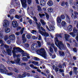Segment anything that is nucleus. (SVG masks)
Here are the masks:
<instances>
[{
    "mask_svg": "<svg viewBox=\"0 0 78 78\" xmlns=\"http://www.w3.org/2000/svg\"><path fill=\"white\" fill-rule=\"evenodd\" d=\"M42 50H37V53H40V55H41L44 58H46L47 57V53L46 51L45 50V49L43 48Z\"/></svg>",
    "mask_w": 78,
    "mask_h": 78,
    "instance_id": "1",
    "label": "nucleus"
},
{
    "mask_svg": "<svg viewBox=\"0 0 78 78\" xmlns=\"http://www.w3.org/2000/svg\"><path fill=\"white\" fill-rule=\"evenodd\" d=\"M55 44L58 49L62 50V49H64V45L62 42H58L57 44L56 42H55Z\"/></svg>",
    "mask_w": 78,
    "mask_h": 78,
    "instance_id": "2",
    "label": "nucleus"
},
{
    "mask_svg": "<svg viewBox=\"0 0 78 78\" xmlns=\"http://www.w3.org/2000/svg\"><path fill=\"white\" fill-rule=\"evenodd\" d=\"M38 23H38L37 22H36V25H37V29H38V30H38L39 33L40 34H41L42 36L43 35V34H44V32L41 31V27L42 26L41 23L40 22H39Z\"/></svg>",
    "mask_w": 78,
    "mask_h": 78,
    "instance_id": "3",
    "label": "nucleus"
},
{
    "mask_svg": "<svg viewBox=\"0 0 78 78\" xmlns=\"http://www.w3.org/2000/svg\"><path fill=\"white\" fill-rule=\"evenodd\" d=\"M22 6L23 8H27V0H20Z\"/></svg>",
    "mask_w": 78,
    "mask_h": 78,
    "instance_id": "4",
    "label": "nucleus"
},
{
    "mask_svg": "<svg viewBox=\"0 0 78 78\" xmlns=\"http://www.w3.org/2000/svg\"><path fill=\"white\" fill-rule=\"evenodd\" d=\"M27 76L28 77H29V76H30V74L29 73H25L23 74L22 76L20 74L19 75V76L20 78H23L24 77H26Z\"/></svg>",
    "mask_w": 78,
    "mask_h": 78,
    "instance_id": "5",
    "label": "nucleus"
},
{
    "mask_svg": "<svg viewBox=\"0 0 78 78\" xmlns=\"http://www.w3.org/2000/svg\"><path fill=\"white\" fill-rule=\"evenodd\" d=\"M74 14L73 13H72L71 17H72L73 19H75L77 18L76 16H78V12L76 11H74Z\"/></svg>",
    "mask_w": 78,
    "mask_h": 78,
    "instance_id": "6",
    "label": "nucleus"
},
{
    "mask_svg": "<svg viewBox=\"0 0 78 78\" xmlns=\"http://www.w3.org/2000/svg\"><path fill=\"white\" fill-rule=\"evenodd\" d=\"M6 52L8 55H11V53H12V47H11L9 48L6 50Z\"/></svg>",
    "mask_w": 78,
    "mask_h": 78,
    "instance_id": "7",
    "label": "nucleus"
},
{
    "mask_svg": "<svg viewBox=\"0 0 78 78\" xmlns=\"http://www.w3.org/2000/svg\"><path fill=\"white\" fill-rule=\"evenodd\" d=\"M5 22L4 23L3 26L4 27H8V25H9V21L7 20H5Z\"/></svg>",
    "mask_w": 78,
    "mask_h": 78,
    "instance_id": "8",
    "label": "nucleus"
},
{
    "mask_svg": "<svg viewBox=\"0 0 78 78\" xmlns=\"http://www.w3.org/2000/svg\"><path fill=\"white\" fill-rule=\"evenodd\" d=\"M47 5H48V6L50 7L52 6L53 5V1L51 0H49L48 1V2L47 3Z\"/></svg>",
    "mask_w": 78,
    "mask_h": 78,
    "instance_id": "9",
    "label": "nucleus"
},
{
    "mask_svg": "<svg viewBox=\"0 0 78 78\" xmlns=\"http://www.w3.org/2000/svg\"><path fill=\"white\" fill-rule=\"evenodd\" d=\"M17 24H18V23H17V22L16 21H13L12 22V25L13 28H16V27H17L18 26Z\"/></svg>",
    "mask_w": 78,
    "mask_h": 78,
    "instance_id": "10",
    "label": "nucleus"
},
{
    "mask_svg": "<svg viewBox=\"0 0 78 78\" xmlns=\"http://www.w3.org/2000/svg\"><path fill=\"white\" fill-rule=\"evenodd\" d=\"M19 53H21V54L23 55V56H27V55L28 54L25 52V51L22 50V49H21Z\"/></svg>",
    "mask_w": 78,
    "mask_h": 78,
    "instance_id": "11",
    "label": "nucleus"
},
{
    "mask_svg": "<svg viewBox=\"0 0 78 78\" xmlns=\"http://www.w3.org/2000/svg\"><path fill=\"white\" fill-rule=\"evenodd\" d=\"M9 38L10 40L11 41H14L16 39V37L13 34L10 35L9 36Z\"/></svg>",
    "mask_w": 78,
    "mask_h": 78,
    "instance_id": "12",
    "label": "nucleus"
},
{
    "mask_svg": "<svg viewBox=\"0 0 78 78\" xmlns=\"http://www.w3.org/2000/svg\"><path fill=\"white\" fill-rule=\"evenodd\" d=\"M21 49V48H20L19 47H14L13 48V50H12V51H14V52H16V51H15L16 50L17 52H19V53Z\"/></svg>",
    "mask_w": 78,
    "mask_h": 78,
    "instance_id": "13",
    "label": "nucleus"
},
{
    "mask_svg": "<svg viewBox=\"0 0 78 78\" xmlns=\"http://www.w3.org/2000/svg\"><path fill=\"white\" fill-rule=\"evenodd\" d=\"M73 33H74L76 35L78 34V30L75 27H74L73 28Z\"/></svg>",
    "mask_w": 78,
    "mask_h": 78,
    "instance_id": "14",
    "label": "nucleus"
},
{
    "mask_svg": "<svg viewBox=\"0 0 78 78\" xmlns=\"http://www.w3.org/2000/svg\"><path fill=\"white\" fill-rule=\"evenodd\" d=\"M56 21L58 23H61V21H62V20L61 19L60 16H58L57 18Z\"/></svg>",
    "mask_w": 78,
    "mask_h": 78,
    "instance_id": "15",
    "label": "nucleus"
},
{
    "mask_svg": "<svg viewBox=\"0 0 78 78\" xmlns=\"http://www.w3.org/2000/svg\"><path fill=\"white\" fill-rule=\"evenodd\" d=\"M41 6H45V0H41L40 2Z\"/></svg>",
    "mask_w": 78,
    "mask_h": 78,
    "instance_id": "16",
    "label": "nucleus"
},
{
    "mask_svg": "<svg viewBox=\"0 0 78 78\" xmlns=\"http://www.w3.org/2000/svg\"><path fill=\"white\" fill-rule=\"evenodd\" d=\"M66 20L67 22H69V23H70V18L69 16L67 14H66Z\"/></svg>",
    "mask_w": 78,
    "mask_h": 78,
    "instance_id": "17",
    "label": "nucleus"
},
{
    "mask_svg": "<svg viewBox=\"0 0 78 78\" xmlns=\"http://www.w3.org/2000/svg\"><path fill=\"white\" fill-rule=\"evenodd\" d=\"M14 61L16 64H19L20 63V58H17V59H14Z\"/></svg>",
    "mask_w": 78,
    "mask_h": 78,
    "instance_id": "18",
    "label": "nucleus"
},
{
    "mask_svg": "<svg viewBox=\"0 0 78 78\" xmlns=\"http://www.w3.org/2000/svg\"><path fill=\"white\" fill-rule=\"evenodd\" d=\"M70 35L67 34H65V38L66 41H69Z\"/></svg>",
    "mask_w": 78,
    "mask_h": 78,
    "instance_id": "19",
    "label": "nucleus"
},
{
    "mask_svg": "<svg viewBox=\"0 0 78 78\" xmlns=\"http://www.w3.org/2000/svg\"><path fill=\"white\" fill-rule=\"evenodd\" d=\"M37 11L39 13H41V11H42V8L40 6L38 5L37 6Z\"/></svg>",
    "mask_w": 78,
    "mask_h": 78,
    "instance_id": "20",
    "label": "nucleus"
},
{
    "mask_svg": "<svg viewBox=\"0 0 78 78\" xmlns=\"http://www.w3.org/2000/svg\"><path fill=\"white\" fill-rule=\"evenodd\" d=\"M10 31H11V30L10 29V28L8 27H6L5 28V33H9Z\"/></svg>",
    "mask_w": 78,
    "mask_h": 78,
    "instance_id": "21",
    "label": "nucleus"
},
{
    "mask_svg": "<svg viewBox=\"0 0 78 78\" xmlns=\"http://www.w3.org/2000/svg\"><path fill=\"white\" fill-rule=\"evenodd\" d=\"M73 29V27H72V25H69L68 27V29L69 31H72V29Z\"/></svg>",
    "mask_w": 78,
    "mask_h": 78,
    "instance_id": "22",
    "label": "nucleus"
},
{
    "mask_svg": "<svg viewBox=\"0 0 78 78\" xmlns=\"http://www.w3.org/2000/svg\"><path fill=\"white\" fill-rule=\"evenodd\" d=\"M58 53L60 56H65V53H64V52L59 51Z\"/></svg>",
    "mask_w": 78,
    "mask_h": 78,
    "instance_id": "23",
    "label": "nucleus"
},
{
    "mask_svg": "<svg viewBox=\"0 0 78 78\" xmlns=\"http://www.w3.org/2000/svg\"><path fill=\"white\" fill-rule=\"evenodd\" d=\"M3 70V69L0 68V72L2 73L6 74L7 73V71H4Z\"/></svg>",
    "mask_w": 78,
    "mask_h": 78,
    "instance_id": "24",
    "label": "nucleus"
},
{
    "mask_svg": "<svg viewBox=\"0 0 78 78\" xmlns=\"http://www.w3.org/2000/svg\"><path fill=\"white\" fill-rule=\"evenodd\" d=\"M42 36H44V37H48L50 35L48 34V33H47V32H44Z\"/></svg>",
    "mask_w": 78,
    "mask_h": 78,
    "instance_id": "25",
    "label": "nucleus"
},
{
    "mask_svg": "<svg viewBox=\"0 0 78 78\" xmlns=\"http://www.w3.org/2000/svg\"><path fill=\"white\" fill-rule=\"evenodd\" d=\"M69 34L71 35V36H72V37H75V36L77 35L76 34H75V33H74L73 32L70 33Z\"/></svg>",
    "mask_w": 78,
    "mask_h": 78,
    "instance_id": "26",
    "label": "nucleus"
},
{
    "mask_svg": "<svg viewBox=\"0 0 78 78\" xmlns=\"http://www.w3.org/2000/svg\"><path fill=\"white\" fill-rule=\"evenodd\" d=\"M49 28H50V30L52 31H54L55 30V27L53 25H50L49 26Z\"/></svg>",
    "mask_w": 78,
    "mask_h": 78,
    "instance_id": "27",
    "label": "nucleus"
},
{
    "mask_svg": "<svg viewBox=\"0 0 78 78\" xmlns=\"http://www.w3.org/2000/svg\"><path fill=\"white\" fill-rule=\"evenodd\" d=\"M0 68L4 70H6V67H5V66L2 64H0Z\"/></svg>",
    "mask_w": 78,
    "mask_h": 78,
    "instance_id": "28",
    "label": "nucleus"
},
{
    "mask_svg": "<svg viewBox=\"0 0 78 78\" xmlns=\"http://www.w3.org/2000/svg\"><path fill=\"white\" fill-rule=\"evenodd\" d=\"M60 18L62 20H64L65 19H66V17L64 14L61 15L60 16Z\"/></svg>",
    "mask_w": 78,
    "mask_h": 78,
    "instance_id": "29",
    "label": "nucleus"
},
{
    "mask_svg": "<svg viewBox=\"0 0 78 78\" xmlns=\"http://www.w3.org/2000/svg\"><path fill=\"white\" fill-rule=\"evenodd\" d=\"M0 44H1L0 45V47H3L4 45V43H3V41L2 40H0Z\"/></svg>",
    "mask_w": 78,
    "mask_h": 78,
    "instance_id": "30",
    "label": "nucleus"
},
{
    "mask_svg": "<svg viewBox=\"0 0 78 78\" xmlns=\"http://www.w3.org/2000/svg\"><path fill=\"white\" fill-rule=\"evenodd\" d=\"M26 37L28 39H31V35H30V34H27Z\"/></svg>",
    "mask_w": 78,
    "mask_h": 78,
    "instance_id": "31",
    "label": "nucleus"
},
{
    "mask_svg": "<svg viewBox=\"0 0 78 78\" xmlns=\"http://www.w3.org/2000/svg\"><path fill=\"white\" fill-rule=\"evenodd\" d=\"M53 9L51 8H49L48 9V11L49 12H51L53 11Z\"/></svg>",
    "mask_w": 78,
    "mask_h": 78,
    "instance_id": "32",
    "label": "nucleus"
},
{
    "mask_svg": "<svg viewBox=\"0 0 78 78\" xmlns=\"http://www.w3.org/2000/svg\"><path fill=\"white\" fill-rule=\"evenodd\" d=\"M44 20H42L41 19L40 20V22L41 23V24H42V25H45V22H44Z\"/></svg>",
    "mask_w": 78,
    "mask_h": 78,
    "instance_id": "33",
    "label": "nucleus"
},
{
    "mask_svg": "<svg viewBox=\"0 0 78 78\" xmlns=\"http://www.w3.org/2000/svg\"><path fill=\"white\" fill-rule=\"evenodd\" d=\"M14 11H15V10L14 9H12L9 11V14H12L13 12H14Z\"/></svg>",
    "mask_w": 78,
    "mask_h": 78,
    "instance_id": "34",
    "label": "nucleus"
},
{
    "mask_svg": "<svg viewBox=\"0 0 78 78\" xmlns=\"http://www.w3.org/2000/svg\"><path fill=\"white\" fill-rule=\"evenodd\" d=\"M49 50L51 53L52 54L53 53L54 51H53V48H51V47H50Z\"/></svg>",
    "mask_w": 78,
    "mask_h": 78,
    "instance_id": "35",
    "label": "nucleus"
},
{
    "mask_svg": "<svg viewBox=\"0 0 78 78\" xmlns=\"http://www.w3.org/2000/svg\"><path fill=\"white\" fill-rule=\"evenodd\" d=\"M44 13L45 14L46 19H49V15H48V13L46 12H44Z\"/></svg>",
    "mask_w": 78,
    "mask_h": 78,
    "instance_id": "36",
    "label": "nucleus"
},
{
    "mask_svg": "<svg viewBox=\"0 0 78 78\" xmlns=\"http://www.w3.org/2000/svg\"><path fill=\"white\" fill-rule=\"evenodd\" d=\"M34 61H39V60H40V59H39V58L36 57H34Z\"/></svg>",
    "mask_w": 78,
    "mask_h": 78,
    "instance_id": "37",
    "label": "nucleus"
},
{
    "mask_svg": "<svg viewBox=\"0 0 78 78\" xmlns=\"http://www.w3.org/2000/svg\"><path fill=\"white\" fill-rule=\"evenodd\" d=\"M31 62L33 64H34V65H35V66L38 65V64H39L38 62H35V61H34L33 62Z\"/></svg>",
    "mask_w": 78,
    "mask_h": 78,
    "instance_id": "38",
    "label": "nucleus"
},
{
    "mask_svg": "<svg viewBox=\"0 0 78 78\" xmlns=\"http://www.w3.org/2000/svg\"><path fill=\"white\" fill-rule=\"evenodd\" d=\"M66 24V22L65 21H62L61 23V25L63 27L65 26Z\"/></svg>",
    "mask_w": 78,
    "mask_h": 78,
    "instance_id": "39",
    "label": "nucleus"
},
{
    "mask_svg": "<svg viewBox=\"0 0 78 78\" xmlns=\"http://www.w3.org/2000/svg\"><path fill=\"white\" fill-rule=\"evenodd\" d=\"M22 61H27L28 60V58L27 57H23L22 58Z\"/></svg>",
    "mask_w": 78,
    "mask_h": 78,
    "instance_id": "40",
    "label": "nucleus"
},
{
    "mask_svg": "<svg viewBox=\"0 0 78 78\" xmlns=\"http://www.w3.org/2000/svg\"><path fill=\"white\" fill-rule=\"evenodd\" d=\"M4 47L5 48L6 50L9 49V46L6 44H5L4 45Z\"/></svg>",
    "mask_w": 78,
    "mask_h": 78,
    "instance_id": "41",
    "label": "nucleus"
},
{
    "mask_svg": "<svg viewBox=\"0 0 78 78\" xmlns=\"http://www.w3.org/2000/svg\"><path fill=\"white\" fill-rule=\"evenodd\" d=\"M73 50L74 53H76L77 52V48H74L73 49Z\"/></svg>",
    "mask_w": 78,
    "mask_h": 78,
    "instance_id": "42",
    "label": "nucleus"
},
{
    "mask_svg": "<svg viewBox=\"0 0 78 78\" xmlns=\"http://www.w3.org/2000/svg\"><path fill=\"white\" fill-rule=\"evenodd\" d=\"M16 52H14L13 51L12 52V53H13V58H16Z\"/></svg>",
    "mask_w": 78,
    "mask_h": 78,
    "instance_id": "43",
    "label": "nucleus"
},
{
    "mask_svg": "<svg viewBox=\"0 0 78 78\" xmlns=\"http://www.w3.org/2000/svg\"><path fill=\"white\" fill-rule=\"evenodd\" d=\"M39 15L41 18H42V17H43L44 16H45V14H39Z\"/></svg>",
    "mask_w": 78,
    "mask_h": 78,
    "instance_id": "44",
    "label": "nucleus"
},
{
    "mask_svg": "<svg viewBox=\"0 0 78 78\" xmlns=\"http://www.w3.org/2000/svg\"><path fill=\"white\" fill-rule=\"evenodd\" d=\"M31 2H32V0H27V2L28 5H30L31 3Z\"/></svg>",
    "mask_w": 78,
    "mask_h": 78,
    "instance_id": "45",
    "label": "nucleus"
},
{
    "mask_svg": "<svg viewBox=\"0 0 78 78\" xmlns=\"http://www.w3.org/2000/svg\"><path fill=\"white\" fill-rule=\"evenodd\" d=\"M15 18H16V19H20L21 17L19 15H16L15 16Z\"/></svg>",
    "mask_w": 78,
    "mask_h": 78,
    "instance_id": "46",
    "label": "nucleus"
},
{
    "mask_svg": "<svg viewBox=\"0 0 78 78\" xmlns=\"http://www.w3.org/2000/svg\"><path fill=\"white\" fill-rule=\"evenodd\" d=\"M13 71H14L15 72H16V73H19V71L16 68H14V69Z\"/></svg>",
    "mask_w": 78,
    "mask_h": 78,
    "instance_id": "47",
    "label": "nucleus"
},
{
    "mask_svg": "<svg viewBox=\"0 0 78 78\" xmlns=\"http://www.w3.org/2000/svg\"><path fill=\"white\" fill-rule=\"evenodd\" d=\"M65 2L62 1L61 2V5L62 6H65Z\"/></svg>",
    "mask_w": 78,
    "mask_h": 78,
    "instance_id": "48",
    "label": "nucleus"
},
{
    "mask_svg": "<svg viewBox=\"0 0 78 78\" xmlns=\"http://www.w3.org/2000/svg\"><path fill=\"white\" fill-rule=\"evenodd\" d=\"M3 38V34L0 33V39H2Z\"/></svg>",
    "mask_w": 78,
    "mask_h": 78,
    "instance_id": "49",
    "label": "nucleus"
},
{
    "mask_svg": "<svg viewBox=\"0 0 78 78\" xmlns=\"http://www.w3.org/2000/svg\"><path fill=\"white\" fill-rule=\"evenodd\" d=\"M7 75H9V76H11V75H13V73L12 72L8 73H7Z\"/></svg>",
    "mask_w": 78,
    "mask_h": 78,
    "instance_id": "50",
    "label": "nucleus"
},
{
    "mask_svg": "<svg viewBox=\"0 0 78 78\" xmlns=\"http://www.w3.org/2000/svg\"><path fill=\"white\" fill-rule=\"evenodd\" d=\"M8 39V36H6L4 37V41H7Z\"/></svg>",
    "mask_w": 78,
    "mask_h": 78,
    "instance_id": "51",
    "label": "nucleus"
},
{
    "mask_svg": "<svg viewBox=\"0 0 78 78\" xmlns=\"http://www.w3.org/2000/svg\"><path fill=\"white\" fill-rule=\"evenodd\" d=\"M54 51L55 52V53H56L57 52V50H58V48L56 47H55L53 48Z\"/></svg>",
    "mask_w": 78,
    "mask_h": 78,
    "instance_id": "52",
    "label": "nucleus"
},
{
    "mask_svg": "<svg viewBox=\"0 0 78 78\" xmlns=\"http://www.w3.org/2000/svg\"><path fill=\"white\" fill-rule=\"evenodd\" d=\"M41 28V30H42V31H45V30L44 28L40 26V29Z\"/></svg>",
    "mask_w": 78,
    "mask_h": 78,
    "instance_id": "53",
    "label": "nucleus"
},
{
    "mask_svg": "<svg viewBox=\"0 0 78 78\" xmlns=\"http://www.w3.org/2000/svg\"><path fill=\"white\" fill-rule=\"evenodd\" d=\"M55 70L56 72H58V71H59V68L58 67L55 68Z\"/></svg>",
    "mask_w": 78,
    "mask_h": 78,
    "instance_id": "54",
    "label": "nucleus"
},
{
    "mask_svg": "<svg viewBox=\"0 0 78 78\" xmlns=\"http://www.w3.org/2000/svg\"><path fill=\"white\" fill-rule=\"evenodd\" d=\"M59 72L61 73H62L64 72V70L63 69H59Z\"/></svg>",
    "mask_w": 78,
    "mask_h": 78,
    "instance_id": "55",
    "label": "nucleus"
},
{
    "mask_svg": "<svg viewBox=\"0 0 78 78\" xmlns=\"http://www.w3.org/2000/svg\"><path fill=\"white\" fill-rule=\"evenodd\" d=\"M2 52L4 55H6V54H7V52H6V51L5 50H3L2 51Z\"/></svg>",
    "mask_w": 78,
    "mask_h": 78,
    "instance_id": "56",
    "label": "nucleus"
},
{
    "mask_svg": "<svg viewBox=\"0 0 78 78\" xmlns=\"http://www.w3.org/2000/svg\"><path fill=\"white\" fill-rule=\"evenodd\" d=\"M34 21H36L35 22H36H36H37V18H36V17H34Z\"/></svg>",
    "mask_w": 78,
    "mask_h": 78,
    "instance_id": "57",
    "label": "nucleus"
},
{
    "mask_svg": "<svg viewBox=\"0 0 78 78\" xmlns=\"http://www.w3.org/2000/svg\"><path fill=\"white\" fill-rule=\"evenodd\" d=\"M41 74H42V75H44L45 76H47V74H46V73H45L43 72H41Z\"/></svg>",
    "mask_w": 78,
    "mask_h": 78,
    "instance_id": "58",
    "label": "nucleus"
},
{
    "mask_svg": "<svg viewBox=\"0 0 78 78\" xmlns=\"http://www.w3.org/2000/svg\"><path fill=\"white\" fill-rule=\"evenodd\" d=\"M73 60H75V61H76V57L75 56H73Z\"/></svg>",
    "mask_w": 78,
    "mask_h": 78,
    "instance_id": "59",
    "label": "nucleus"
},
{
    "mask_svg": "<svg viewBox=\"0 0 78 78\" xmlns=\"http://www.w3.org/2000/svg\"><path fill=\"white\" fill-rule=\"evenodd\" d=\"M65 5L66 6H69V3L67 2H66Z\"/></svg>",
    "mask_w": 78,
    "mask_h": 78,
    "instance_id": "60",
    "label": "nucleus"
},
{
    "mask_svg": "<svg viewBox=\"0 0 78 78\" xmlns=\"http://www.w3.org/2000/svg\"><path fill=\"white\" fill-rule=\"evenodd\" d=\"M76 35H77V36L76 37L75 39H76V41H77V42H78V34Z\"/></svg>",
    "mask_w": 78,
    "mask_h": 78,
    "instance_id": "61",
    "label": "nucleus"
},
{
    "mask_svg": "<svg viewBox=\"0 0 78 78\" xmlns=\"http://www.w3.org/2000/svg\"><path fill=\"white\" fill-rule=\"evenodd\" d=\"M28 22L30 23V24H32V20H28Z\"/></svg>",
    "mask_w": 78,
    "mask_h": 78,
    "instance_id": "62",
    "label": "nucleus"
},
{
    "mask_svg": "<svg viewBox=\"0 0 78 78\" xmlns=\"http://www.w3.org/2000/svg\"><path fill=\"white\" fill-rule=\"evenodd\" d=\"M55 58H56V55H54L52 56V58L53 59H55Z\"/></svg>",
    "mask_w": 78,
    "mask_h": 78,
    "instance_id": "63",
    "label": "nucleus"
},
{
    "mask_svg": "<svg viewBox=\"0 0 78 78\" xmlns=\"http://www.w3.org/2000/svg\"><path fill=\"white\" fill-rule=\"evenodd\" d=\"M16 34L17 36H19V34H20V32H16Z\"/></svg>",
    "mask_w": 78,
    "mask_h": 78,
    "instance_id": "64",
    "label": "nucleus"
}]
</instances>
